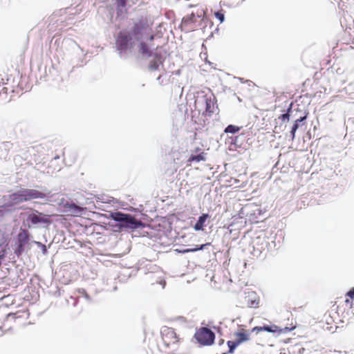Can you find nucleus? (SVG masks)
<instances>
[{
    "instance_id": "1",
    "label": "nucleus",
    "mask_w": 354,
    "mask_h": 354,
    "mask_svg": "<svg viewBox=\"0 0 354 354\" xmlns=\"http://www.w3.org/2000/svg\"><path fill=\"white\" fill-rule=\"evenodd\" d=\"M136 40H140L139 34L136 32L131 33L121 31L119 33L116 40V48L121 57H125L132 51Z\"/></svg>"
},
{
    "instance_id": "2",
    "label": "nucleus",
    "mask_w": 354,
    "mask_h": 354,
    "mask_svg": "<svg viewBox=\"0 0 354 354\" xmlns=\"http://www.w3.org/2000/svg\"><path fill=\"white\" fill-rule=\"evenodd\" d=\"M45 197L46 194L38 190L25 188L20 189L17 192L9 195L11 205H18L32 199H42Z\"/></svg>"
},
{
    "instance_id": "3",
    "label": "nucleus",
    "mask_w": 354,
    "mask_h": 354,
    "mask_svg": "<svg viewBox=\"0 0 354 354\" xmlns=\"http://www.w3.org/2000/svg\"><path fill=\"white\" fill-rule=\"evenodd\" d=\"M110 218L118 223L120 228L136 230L144 226L140 221H138L134 216L120 212H112Z\"/></svg>"
},
{
    "instance_id": "4",
    "label": "nucleus",
    "mask_w": 354,
    "mask_h": 354,
    "mask_svg": "<svg viewBox=\"0 0 354 354\" xmlns=\"http://www.w3.org/2000/svg\"><path fill=\"white\" fill-rule=\"evenodd\" d=\"M196 340L203 345H210L214 342V333L207 328H201L196 333Z\"/></svg>"
},
{
    "instance_id": "5",
    "label": "nucleus",
    "mask_w": 354,
    "mask_h": 354,
    "mask_svg": "<svg viewBox=\"0 0 354 354\" xmlns=\"http://www.w3.org/2000/svg\"><path fill=\"white\" fill-rule=\"evenodd\" d=\"M196 103L202 105L204 104L205 106V112L209 115L213 113L217 108L215 97L212 94L203 95L196 100Z\"/></svg>"
},
{
    "instance_id": "6",
    "label": "nucleus",
    "mask_w": 354,
    "mask_h": 354,
    "mask_svg": "<svg viewBox=\"0 0 354 354\" xmlns=\"http://www.w3.org/2000/svg\"><path fill=\"white\" fill-rule=\"evenodd\" d=\"M27 221L33 225L39 223L50 224L51 223L48 215L39 212L37 210H34L28 214Z\"/></svg>"
},
{
    "instance_id": "7",
    "label": "nucleus",
    "mask_w": 354,
    "mask_h": 354,
    "mask_svg": "<svg viewBox=\"0 0 354 354\" xmlns=\"http://www.w3.org/2000/svg\"><path fill=\"white\" fill-rule=\"evenodd\" d=\"M162 341L166 346L175 344L178 342V337L173 328H164L161 330Z\"/></svg>"
},
{
    "instance_id": "8",
    "label": "nucleus",
    "mask_w": 354,
    "mask_h": 354,
    "mask_svg": "<svg viewBox=\"0 0 354 354\" xmlns=\"http://www.w3.org/2000/svg\"><path fill=\"white\" fill-rule=\"evenodd\" d=\"M147 279L151 281L152 283H157L165 287V281L164 279L163 272L158 267L153 266V270L147 273Z\"/></svg>"
},
{
    "instance_id": "9",
    "label": "nucleus",
    "mask_w": 354,
    "mask_h": 354,
    "mask_svg": "<svg viewBox=\"0 0 354 354\" xmlns=\"http://www.w3.org/2000/svg\"><path fill=\"white\" fill-rule=\"evenodd\" d=\"M140 44L138 45V51L143 56L148 57L151 56V52L148 45L140 38Z\"/></svg>"
},
{
    "instance_id": "10",
    "label": "nucleus",
    "mask_w": 354,
    "mask_h": 354,
    "mask_svg": "<svg viewBox=\"0 0 354 354\" xmlns=\"http://www.w3.org/2000/svg\"><path fill=\"white\" fill-rule=\"evenodd\" d=\"M29 241V235L27 230H21L18 236H17V242L18 244L21 245H26Z\"/></svg>"
},
{
    "instance_id": "11",
    "label": "nucleus",
    "mask_w": 354,
    "mask_h": 354,
    "mask_svg": "<svg viewBox=\"0 0 354 354\" xmlns=\"http://www.w3.org/2000/svg\"><path fill=\"white\" fill-rule=\"evenodd\" d=\"M209 217L207 214H203L199 216L197 222L194 226V228L196 231L203 230L204 223H205L207 218Z\"/></svg>"
},
{
    "instance_id": "12",
    "label": "nucleus",
    "mask_w": 354,
    "mask_h": 354,
    "mask_svg": "<svg viewBox=\"0 0 354 354\" xmlns=\"http://www.w3.org/2000/svg\"><path fill=\"white\" fill-rule=\"evenodd\" d=\"M68 211L75 216H81L84 212V208L78 206L74 203L70 204L68 206Z\"/></svg>"
},
{
    "instance_id": "13",
    "label": "nucleus",
    "mask_w": 354,
    "mask_h": 354,
    "mask_svg": "<svg viewBox=\"0 0 354 354\" xmlns=\"http://www.w3.org/2000/svg\"><path fill=\"white\" fill-rule=\"evenodd\" d=\"M235 335L237 337L236 340L239 344L249 339V335L245 332L236 333Z\"/></svg>"
},
{
    "instance_id": "14",
    "label": "nucleus",
    "mask_w": 354,
    "mask_h": 354,
    "mask_svg": "<svg viewBox=\"0 0 354 354\" xmlns=\"http://www.w3.org/2000/svg\"><path fill=\"white\" fill-rule=\"evenodd\" d=\"M162 64V60L160 58H158L157 60L151 61L149 64V68L152 71L158 70L159 66Z\"/></svg>"
},
{
    "instance_id": "15",
    "label": "nucleus",
    "mask_w": 354,
    "mask_h": 354,
    "mask_svg": "<svg viewBox=\"0 0 354 354\" xmlns=\"http://www.w3.org/2000/svg\"><path fill=\"white\" fill-rule=\"evenodd\" d=\"M205 160V155L203 153H200L198 155L191 156L190 158H189V161L196 162H198L200 161Z\"/></svg>"
},
{
    "instance_id": "16",
    "label": "nucleus",
    "mask_w": 354,
    "mask_h": 354,
    "mask_svg": "<svg viewBox=\"0 0 354 354\" xmlns=\"http://www.w3.org/2000/svg\"><path fill=\"white\" fill-rule=\"evenodd\" d=\"M239 130H240V128L239 127H236V126H234L232 124H230L225 128V132L230 133H236Z\"/></svg>"
},
{
    "instance_id": "17",
    "label": "nucleus",
    "mask_w": 354,
    "mask_h": 354,
    "mask_svg": "<svg viewBox=\"0 0 354 354\" xmlns=\"http://www.w3.org/2000/svg\"><path fill=\"white\" fill-rule=\"evenodd\" d=\"M239 345V342L236 340L235 341H228L227 346L229 347V352L230 353H233L234 350Z\"/></svg>"
},
{
    "instance_id": "18",
    "label": "nucleus",
    "mask_w": 354,
    "mask_h": 354,
    "mask_svg": "<svg viewBox=\"0 0 354 354\" xmlns=\"http://www.w3.org/2000/svg\"><path fill=\"white\" fill-rule=\"evenodd\" d=\"M127 0H116L118 12H122V9L125 8Z\"/></svg>"
},
{
    "instance_id": "19",
    "label": "nucleus",
    "mask_w": 354,
    "mask_h": 354,
    "mask_svg": "<svg viewBox=\"0 0 354 354\" xmlns=\"http://www.w3.org/2000/svg\"><path fill=\"white\" fill-rule=\"evenodd\" d=\"M262 328L263 331L269 333H275L278 331V327L277 326H264Z\"/></svg>"
},
{
    "instance_id": "20",
    "label": "nucleus",
    "mask_w": 354,
    "mask_h": 354,
    "mask_svg": "<svg viewBox=\"0 0 354 354\" xmlns=\"http://www.w3.org/2000/svg\"><path fill=\"white\" fill-rule=\"evenodd\" d=\"M207 245V244H203V245H201L200 247L189 248V249L185 250L183 251V252H196L198 250H203Z\"/></svg>"
},
{
    "instance_id": "21",
    "label": "nucleus",
    "mask_w": 354,
    "mask_h": 354,
    "mask_svg": "<svg viewBox=\"0 0 354 354\" xmlns=\"http://www.w3.org/2000/svg\"><path fill=\"white\" fill-rule=\"evenodd\" d=\"M299 127H297V124H294L291 128V130H290V137H291V140H293L295 138V133L297 131V130L298 129Z\"/></svg>"
},
{
    "instance_id": "22",
    "label": "nucleus",
    "mask_w": 354,
    "mask_h": 354,
    "mask_svg": "<svg viewBox=\"0 0 354 354\" xmlns=\"http://www.w3.org/2000/svg\"><path fill=\"white\" fill-rule=\"evenodd\" d=\"M24 250V245H21L20 244H18L17 248L15 250V253L19 256L22 252Z\"/></svg>"
},
{
    "instance_id": "23",
    "label": "nucleus",
    "mask_w": 354,
    "mask_h": 354,
    "mask_svg": "<svg viewBox=\"0 0 354 354\" xmlns=\"http://www.w3.org/2000/svg\"><path fill=\"white\" fill-rule=\"evenodd\" d=\"M215 17L220 21L221 23H223L225 20V17H224V15L219 12H215Z\"/></svg>"
},
{
    "instance_id": "24",
    "label": "nucleus",
    "mask_w": 354,
    "mask_h": 354,
    "mask_svg": "<svg viewBox=\"0 0 354 354\" xmlns=\"http://www.w3.org/2000/svg\"><path fill=\"white\" fill-rule=\"evenodd\" d=\"M6 254V249H1L0 250V266H1L2 261L4 260Z\"/></svg>"
},
{
    "instance_id": "25",
    "label": "nucleus",
    "mask_w": 354,
    "mask_h": 354,
    "mask_svg": "<svg viewBox=\"0 0 354 354\" xmlns=\"http://www.w3.org/2000/svg\"><path fill=\"white\" fill-rule=\"evenodd\" d=\"M258 305H259V301L257 300H251L250 301L248 302V306H249V307H251V308H257V307H258Z\"/></svg>"
},
{
    "instance_id": "26",
    "label": "nucleus",
    "mask_w": 354,
    "mask_h": 354,
    "mask_svg": "<svg viewBox=\"0 0 354 354\" xmlns=\"http://www.w3.org/2000/svg\"><path fill=\"white\" fill-rule=\"evenodd\" d=\"M306 119V115L303 117H300L299 118L295 120L294 124H297V127H299L300 124Z\"/></svg>"
},
{
    "instance_id": "27",
    "label": "nucleus",
    "mask_w": 354,
    "mask_h": 354,
    "mask_svg": "<svg viewBox=\"0 0 354 354\" xmlns=\"http://www.w3.org/2000/svg\"><path fill=\"white\" fill-rule=\"evenodd\" d=\"M35 243L36 245H37L39 247H41V250H42V251H43V253H44V254H45V253L46 252V250H46V245H44V244H42L41 243L38 242V241H35Z\"/></svg>"
},
{
    "instance_id": "28",
    "label": "nucleus",
    "mask_w": 354,
    "mask_h": 354,
    "mask_svg": "<svg viewBox=\"0 0 354 354\" xmlns=\"http://www.w3.org/2000/svg\"><path fill=\"white\" fill-rule=\"evenodd\" d=\"M289 118H290V114L288 113H286L284 114H282L281 116L280 117V118L281 119V120L283 122L286 121V120H289Z\"/></svg>"
},
{
    "instance_id": "29",
    "label": "nucleus",
    "mask_w": 354,
    "mask_h": 354,
    "mask_svg": "<svg viewBox=\"0 0 354 354\" xmlns=\"http://www.w3.org/2000/svg\"><path fill=\"white\" fill-rule=\"evenodd\" d=\"M346 295L348 297H349L351 299L354 298V288H352L351 290H349L347 293H346Z\"/></svg>"
},
{
    "instance_id": "30",
    "label": "nucleus",
    "mask_w": 354,
    "mask_h": 354,
    "mask_svg": "<svg viewBox=\"0 0 354 354\" xmlns=\"http://www.w3.org/2000/svg\"><path fill=\"white\" fill-rule=\"evenodd\" d=\"M79 292L84 295L86 299H88V296L86 294V291L84 289L79 290Z\"/></svg>"
},
{
    "instance_id": "31",
    "label": "nucleus",
    "mask_w": 354,
    "mask_h": 354,
    "mask_svg": "<svg viewBox=\"0 0 354 354\" xmlns=\"http://www.w3.org/2000/svg\"><path fill=\"white\" fill-rule=\"evenodd\" d=\"M252 331H256V332L263 331V328L261 326H256L252 329Z\"/></svg>"
},
{
    "instance_id": "32",
    "label": "nucleus",
    "mask_w": 354,
    "mask_h": 354,
    "mask_svg": "<svg viewBox=\"0 0 354 354\" xmlns=\"http://www.w3.org/2000/svg\"><path fill=\"white\" fill-rule=\"evenodd\" d=\"M150 41H152L153 39V35H151L149 38Z\"/></svg>"
},
{
    "instance_id": "33",
    "label": "nucleus",
    "mask_w": 354,
    "mask_h": 354,
    "mask_svg": "<svg viewBox=\"0 0 354 354\" xmlns=\"http://www.w3.org/2000/svg\"><path fill=\"white\" fill-rule=\"evenodd\" d=\"M346 303H351V301H350V299H346Z\"/></svg>"
},
{
    "instance_id": "34",
    "label": "nucleus",
    "mask_w": 354,
    "mask_h": 354,
    "mask_svg": "<svg viewBox=\"0 0 354 354\" xmlns=\"http://www.w3.org/2000/svg\"><path fill=\"white\" fill-rule=\"evenodd\" d=\"M160 78H161V75H159V76L158 77L157 80L159 81V80H160Z\"/></svg>"
},
{
    "instance_id": "35",
    "label": "nucleus",
    "mask_w": 354,
    "mask_h": 354,
    "mask_svg": "<svg viewBox=\"0 0 354 354\" xmlns=\"http://www.w3.org/2000/svg\"><path fill=\"white\" fill-rule=\"evenodd\" d=\"M238 100H239V102H241V98H240L239 97H238Z\"/></svg>"
}]
</instances>
